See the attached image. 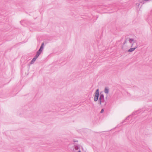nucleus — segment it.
<instances>
[{
  "instance_id": "9b49d317",
  "label": "nucleus",
  "mask_w": 152,
  "mask_h": 152,
  "mask_svg": "<svg viewBox=\"0 0 152 152\" xmlns=\"http://www.w3.org/2000/svg\"><path fill=\"white\" fill-rule=\"evenodd\" d=\"M103 111H104V110L103 109H102L101 111V113H102L103 112Z\"/></svg>"
},
{
  "instance_id": "f8f14e48",
  "label": "nucleus",
  "mask_w": 152,
  "mask_h": 152,
  "mask_svg": "<svg viewBox=\"0 0 152 152\" xmlns=\"http://www.w3.org/2000/svg\"><path fill=\"white\" fill-rule=\"evenodd\" d=\"M77 152H80V151H78Z\"/></svg>"
},
{
  "instance_id": "20e7f679",
  "label": "nucleus",
  "mask_w": 152,
  "mask_h": 152,
  "mask_svg": "<svg viewBox=\"0 0 152 152\" xmlns=\"http://www.w3.org/2000/svg\"><path fill=\"white\" fill-rule=\"evenodd\" d=\"M137 48V46H136V47H135L134 48H131L129 50V51L130 52H132V51L134 50L136 48Z\"/></svg>"
},
{
  "instance_id": "1a4fd4ad",
  "label": "nucleus",
  "mask_w": 152,
  "mask_h": 152,
  "mask_svg": "<svg viewBox=\"0 0 152 152\" xmlns=\"http://www.w3.org/2000/svg\"><path fill=\"white\" fill-rule=\"evenodd\" d=\"M34 62V61H33V60H32L31 61V64H32Z\"/></svg>"
},
{
  "instance_id": "7ed1b4c3",
  "label": "nucleus",
  "mask_w": 152,
  "mask_h": 152,
  "mask_svg": "<svg viewBox=\"0 0 152 152\" xmlns=\"http://www.w3.org/2000/svg\"><path fill=\"white\" fill-rule=\"evenodd\" d=\"M44 45V43H43L40 47V48L39 49V51H40L41 52H42V50L43 48V47Z\"/></svg>"
},
{
  "instance_id": "423d86ee",
  "label": "nucleus",
  "mask_w": 152,
  "mask_h": 152,
  "mask_svg": "<svg viewBox=\"0 0 152 152\" xmlns=\"http://www.w3.org/2000/svg\"><path fill=\"white\" fill-rule=\"evenodd\" d=\"M41 53L40 51H39V50L38 52L37 53L36 56H37V57H38L39 56L40 53Z\"/></svg>"
},
{
  "instance_id": "6e6552de",
  "label": "nucleus",
  "mask_w": 152,
  "mask_h": 152,
  "mask_svg": "<svg viewBox=\"0 0 152 152\" xmlns=\"http://www.w3.org/2000/svg\"><path fill=\"white\" fill-rule=\"evenodd\" d=\"M38 57H37V56H36L35 57L33 58L32 59L33 61H34L36 60V59Z\"/></svg>"
},
{
  "instance_id": "f257e3e1",
  "label": "nucleus",
  "mask_w": 152,
  "mask_h": 152,
  "mask_svg": "<svg viewBox=\"0 0 152 152\" xmlns=\"http://www.w3.org/2000/svg\"><path fill=\"white\" fill-rule=\"evenodd\" d=\"M99 89H97L96 91V92L95 93L94 99V101L95 102L97 101V100L98 99V97H99Z\"/></svg>"
},
{
  "instance_id": "0eeeda50",
  "label": "nucleus",
  "mask_w": 152,
  "mask_h": 152,
  "mask_svg": "<svg viewBox=\"0 0 152 152\" xmlns=\"http://www.w3.org/2000/svg\"><path fill=\"white\" fill-rule=\"evenodd\" d=\"M130 42L131 43H134V40L132 39H130L129 40Z\"/></svg>"
},
{
  "instance_id": "39448f33",
  "label": "nucleus",
  "mask_w": 152,
  "mask_h": 152,
  "mask_svg": "<svg viewBox=\"0 0 152 152\" xmlns=\"http://www.w3.org/2000/svg\"><path fill=\"white\" fill-rule=\"evenodd\" d=\"M104 92L106 94H108V93L109 89L107 88H105L104 89Z\"/></svg>"
},
{
  "instance_id": "9d476101",
  "label": "nucleus",
  "mask_w": 152,
  "mask_h": 152,
  "mask_svg": "<svg viewBox=\"0 0 152 152\" xmlns=\"http://www.w3.org/2000/svg\"><path fill=\"white\" fill-rule=\"evenodd\" d=\"M75 149L76 150H77L79 149V148L77 146H76L75 147Z\"/></svg>"
},
{
  "instance_id": "f03ea898",
  "label": "nucleus",
  "mask_w": 152,
  "mask_h": 152,
  "mask_svg": "<svg viewBox=\"0 0 152 152\" xmlns=\"http://www.w3.org/2000/svg\"><path fill=\"white\" fill-rule=\"evenodd\" d=\"M104 98V96L103 95H101L100 96V98L99 99L100 104L101 103V99H103Z\"/></svg>"
}]
</instances>
